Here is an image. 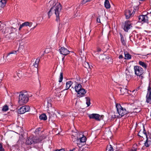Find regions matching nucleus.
I'll list each match as a JSON object with an SVG mask.
<instances>
[{
  "mask_svg": "<svg viewBox=\"0 0 151 151\" xmlns=\"http://www.w3.org/2000/svg\"><path fill=\"white\" fill-rule=\"evenodd\" d=\"M45 103L47 104V110L50 111L49 109L50 108H51L52 104H51V100L50 99H47V101H45Z\"/></svg>",
  "mask_w": 151,
  "mask_h": 151,
  "instance_id": "2eb2a0df",
  "label": "nucleus"
},
{
  "mask_svg": "<svg viewBox=\"0 0 151 151\" xmlns=\"http://www.w3.org/2000/svg\"><path fill=\"white\" fill-rule=\"evenodd\" d=\"M132 27V24L129 21H126L125 22L123 29L124 31L127 32L129 29Z\"/></svg>",
  "mask_w": 151,
  "mask_h": 151,
  "instance_id": "6e6552de",
  "label": "nucleus"
},
{
  "mask_svg": "<svg viewBox=\"0 0 151 151\" xmlns=\"http://www.w3.org/2000/svg\"><path fill=\"white\" fill-rule=\"evenodd\" d=\"M150 117L151 118V113H150Z\"/></svg>",
  "mask_w": 151,
  "mask_h": 151,
  "instance_id": "e2e57ef3",
  "label": "nucleus"
},
{
  "mask_svg": "<svg viewBox=\"0 0 151 151\" xmlns=\"http://www.w3.org/2000/svg\"><path fill=\"white\" fill-rule=\"evenodd\" d=\"M135 90H134V91H132V93H134V92H135Z\"/></svg>",
  "mask_w": 151,
  "mask_h": 151,
  "instance_id": "bf43d9fd",
  "label": "nucleus"
},
{
  "mask_svg": "<svg viewBox=\"0 0 151 151\" xmlns=\"http://www.w3.org/2000/svg\"><path fill=\"white\" fill-rule=\"evenodd\" d=\"M108 148H109V150L108 151H113V148L111 145H110L109 146H108Z\"/></svg>",
  "mask_w": 151,
  "mask_h": 151,
  "instance_id": "e433bc0d",
  "label": "nucleus"
},
{
  "mask_svg": "<svg viewBox=\"0 0 151 151\" xmlns=\"http://www.w3.org/2000/svg\"><path fill=\"white\" fill-rule=\"evenodd\" d=\"M134 69L135 74L142 79L143 77L142 74L144 73L143 69L141 67L135 66H134Z\"/></svg>",
  "mask_w": 151,
  "mask_h": 151,
  "instance_id": "20e7f679",
  "label": "nucleus"
},
{
  "mask_svg": "<svg viewBox=\"0 0 151 151\" xmlns=\"http://www.w3.org/2000/svg\"><path fill=\"white\" fill-rule=\"evenodd\" d=\"M39 118L41 120H45L47 119V117L45 114H43L40 116Z\"/></svg>",
  "mask_w": 151,
  "mask_h": 151,
  "instance_id": "5701e85b",
  "label": "nucleus"
},
{
  "mask_svg": "<svg viewBox=\"0 0 151 151\" xmlns=\"http://www.w3.org/2000/svg\"><path fill=\"white\" fill-rule=\"evenodd\" d=\"M86 104L87 106H89L90 105V99L88 97H86Z\"/></svg>",
  "mask_w": 151,
  "mask_h": 151,
  "instance_id": "2f4dec72",
  "label": "nucleus"
},
{
  "mask_svg": "<svg viewBox=\"0 0 151 151\" xmlns=\"http://www.w3.org/2000/svg\"><path fill=\"white\" fill-rule=\"evenodd\" d=\"M31 139L32 141V143H36L38 142L39 140L36 138L35 137H33L31 138Z\"/></svg>",
  "mask_w": 151,
  "mask_h": 151,
  "instance_id": "7c9ffc66",
  "label": "nucleus"
},
{
  "mask_svg": "<svg viewBox=\"0 0 151 151\" xmlns=\"http://www.w3.org/2000/svg\"><path fill=\"white\" fill-rule=\"evenodd\" d=\"M150 14H151V12H150Z\"/></svg>",
  "mask_w": 151,
  "mask_h": 151,
  "instance_id": "774afa93",
  "label": "nucleus"
},
{
  "mask_svg": "<svg viewBox=\"0 0 151 151\" xmlns=\"http://www.w3.org/2000/svg\"><path fill=\"white\" fill-rule=\"evenodd\" d=\"M118 58L119 59H122L123 58V55H119V56L118 57Z\"/></svg>",
  "mask_w": 151,
  "mask_h": 151,
  "instance_id": "49530a36",
  "label": "nucleus"
},
{
  "mask_svg": "<svg viewBox=\"0 0 151 151\" xmlns=\"http://www.w3.org/2000/svg\"><path fill=\"white\" fill-rule=\"evenodd\" d=\"M139 87H138L136 89V91H137L138 89H139Z\"/></svg>",
  "mask_w": 151,
  "mask_h": 151,
  "instance_id": "864d4df0",
  "label": "nucleus"
},
{
  "mask_svg": "<svg viewBox=\"0 0 151 151\" xmlns=\"http://www.w3.org/2000/svg\"><path fill=\"white\" fill-rule=\"evenodd\" d=\"M77 93L78 94L80 95V96H82L84 95L85 93H86V91L84 89L81 88L78 91Z\"/></svg>",
  "mask_w": 151,
  "mask_h": 151,
  "instance_id": "f3484780",
  "label": "nucleus"
},
{
  "mask_svg": "<svg viewBox=\"0 0 151 151\" xmlns=\"http://www.w3.org/2000/svg\"><path fill=\"white\" fill-rule=\"evenodd\" d=\"M0 145H2V144L1 143H0Z\"/></svg>",
  "mask_w": 151,
  "mask_h": 151,
  "instance_id": "69168bd1",
  "label": "nucleus"
},
{
  "mask_svg": "<svg viewBox=\"0 0 151 151\" xmlns=\"http://www.w3.org/2000/svg\"><path fill=\"white\" fill-rule=\"evenodd\" d=\"M143 133L145 135H147V133L146 131V130H145V128L143 126Z\"/></svg>",
  "mask_w": 151,
  "mask_h": 151,
  "instance_id": "c03bdc74",
  "label": "nucleus"
},
{
  "mask_svg": "<svg viewBox=\"0 0 151 151\" xmlns=\"http://www.w3.org/2000/svg\"><path fill=\"white\" fill-rule=\"evenodd\" d=\"M59 51L61 54L65 56L68 54L70 53V51L64 47H61Z\"/></svg>",
  "mask_w": 151,
  "mask_h": 151,
  "instance_id": "f8f14e48",
  "label": "nucleus"
},
{
  "mask_svg": "<svg viewBox=\"0 0 151 151\" xmlns=\"http://www.w3.org/2000/svg\"><path fill=\"white\" fill-rule=\"evenodd\" d=\"M148 139H146L145 142H148Z\"/></svg>",
  "mask_w": 151,
  "mask_h": 151,
  "instance_id": "603ef678",
  "label": "nucleus"
},
{
  "mask_svg": "<svg viewBox=\"0 0 151 151\" xmlns=\"http://www.w3.org/2000/svg\"><path fill=\"white\" fill-rule=\"evenodd\" d=\"M85 65H86V66H87V67H86V68H87L88 67L89 68H91V67H92V66L91 65V66H90L89 63H88L86 62V63L85 64Z\"/></svg>",
  "mask_w": 151,
  "mask_h": 151,
  "instance_id": "ea45409f",
  "label": "nucleus"
},
{
  "mask_svg": "<svg viewBox=\"0 0 151 151\" xmlns=\"http://www.w3.org/2000/svg\"><path fill=\"white\" fill-rule=\"evenodd\" d=\"M49 3L50 4L53 3V4L52 6L47 13V17L49 19L50 18L54 12L56 17V21L58 22L60 20L59 14L62 9L61 5L60 3H54V0L49 1Z\"/></svg>",
  "mask_w": 151,
  "mask_h": 151,
  "instance_id": "f257e3e1",
  "label": "nucleus"
},
{
  "mask_svg": "<svg viewBox=\"0 0 151 151\" xmlns=\"http://www.w3.org/2000/svg\"><path fill=\"white\" fill-rule=\"evenodd\" d=\"M17 51H14H14H12L11 52H9L8 55L7 56V57H8V58H10V57H11V54H14V55H15V54H16L17 53Z\"/></svg>",
  "mask_w": 151,
  "mask_h": 151,
  "instance_id": "c756f323",
  "label": "nucleus"
},
{
  "mask_svg": "<svg viewBox=\"0 0 151 151\" xmlns=\"http://www.w3.org/2000/svg\"><path fill=\"white\" fill-rule=\"evenodd\" d=\"M129 151H137V149H132Z\"/></svg>",
  "mask_w": 151,
  "mask_h": 151,
  "instance_id": "09e8293b",
  "label": "nucleus"
},
{
  "mask_svg": "<svg viewBox=\"0 0 151 151\" xmlns=\"http://www.w3.org/2000/svg\"><path fill=\"white\" fill-rule=\"evenodd\" d=\"M64 58H65V57H64L63 58H62V61L63 62V63H64Z\"/></svg>",
  "mask_w": 151,
  "mask_h": 151,
  "instance_id": "8fccbe9b",
  "label": "nucleus"
},
{
  "mask_svg": "<svg viewBox=\"0 0 151 151\" xmlns=\"http://www.w3.org/2000/svg\"><path fill=\"white\" fill-rule=\"evenodd\" d=\"M134 13V10L132 11V9L126 10L125 12V15L126 18L128 19L132 16Z\"/></svg>",
  "mask_w": 151,
  "mask_h": 151,
  "instance_id": "9d476101",
  "label": "nucleus"
},
{
  "mask_svg": "<svg viewBox=\"0 0 151 151\" xmlns=\"http://www.w3.org/2000/svg\"><path fill=\"white\" fill-rule=\"evenodd\" d=\"M146 102L150 104H151V87L150 85L147 88V92L146 96Z\"/></svg>",
  "mask_w": 151,
  "mask_h": 151,
  "instance_id": "423d86ee",
  "label": "nucleus"
},
{
  "mask_svg": "<svg viewBox=\"0 0 151 151\" xmlns=\"http://www.w3.org/2000/svg\"><path fill=\"white\" fill-rule=\"evenodd\" d=\"M15 36H16V34H15Z\"/></svg>",
  "mask_w": 151,
  "mask_h": 151,
  "instance_id": "338daca9",
  "label": "nucleus"
},
{
  "mask_svg": "<svg viewBox=\"0 0 151 151\" xmlns=\"http://www.w3.org/2000/svg\"><path fill=\"white\" fill-rule=\"evenodd\" d=\"M99 58L100 60H104L106 59H108L109 57L108 56H106V55H101L99 56Z\"/></svg>",
  "mask_w": 151,
  "mask_h": 151,
  "instance_id": "b1692460",
  "label": "nucleus"
},
{
  "mask_svg": "<svg viewBox=\"0 0 151 151\" xmlns=\"http://www.w3.org/2000/svg\"><path fill=\"white\" fill-rule=\"evenodd\" d=\"M24 27V24H23V23H22L21 24H20V26H19V30H20L22 28V27Z\"/></svg>",
  "mask_w": 151,
  "mask_h": 151,
  "instance_id": "79ce46f5",
  "label": "nucleus"
},
{
  "mask_svg": "<svg viewBox=\"0 0 151 151\" xmlns=\"http://www.w3.org/2000/svg\"><path fill=\"white\" fill-rule=\"evenodd\" d=\"M74 88L75 91L78 92V91L81 88L82 86L80 84L76 83Z\"/></svg>",
  "mask_w": 151,
  "mask_h": 151,
  "instance_id": "dca6fc26",
  "label": "nucleus"
},
{
  "mask_svg": "<svg viewBox=\"0 0 151 151\" xmlns=\"http://www.w3.org/2000/svg\"><path fill=\"white\" fill-rule=\"evenodd\" d=\"M19 74H20V73H18V74H17V76H18V77H19Z\"/></svg>",
  "mask_w": 151,
  "mask_h": 151,
  "instance_id": "6e6d98bb",
  "label": "nucleus"
},
{
  "mask_svg": "<svg viewBox=\"0 0 151 151\" xmlns=\"http://www.w3.org/2000/svg\"><path fill=\"white\" fill-rule=\"evenodd\" d=\"M13 37H12L11 36V37H10L9 38H11V39H12Z\"/></svg>",
  "mask_w": 151,
  "mask_h": 151,
  "instance_id": "5fc2aeb1",
  "label": "nucleus"
},
{
  "mask_svg": "<svg viewBox=\"0 0 151 151\" xmlns=\"http://www.w3.org/2000/svg\"><path fill=\"white\" fill-rule=\"evenodd\" d=\"M104 6L106 8L108 9L110 7V5L108 0H105Z\"/></svg>",
  "mask_w": 151,
  "mask_h": 151,
  "instance_id": "4be33fe9",
  "label": "nucleus"
},
{
  "mask_svg": "<svg viewBox=\"0 0 151 151\" xmlns=\"http://www.w3.org/2000/svg\"><path fill=\"white\" fill-rule=\"evenodd\" d=\"M6 31L4 32V33H9V35L14 33V32L17 30L15 28H14L12 27H7L6 28Z\"/></svg>",
  "mask_w": 151,
  "mask_h": 151,
  "instance_id": "9b49d317",
  "label": "nucleus"
},
{
  "mask_svg": "<svg viewBox=\"0 0 151 151\" xmlns=\"http://www.w3.org/2000/svg\"><path fill=\"white\" fill-rule=\"evenodd\" d=\"M24 26H29V27H31L32 25V23L31 22H26L23 23Z\"/></svg>",
  "mask_w": 151,
  "mask_h": 151,
  "instance_id": "bb28decb",
  "label": "nucleus"
},
{
  "mask_svg": "<svg viewBox=\"0 0 151 151\" xmlns=\"http://www.w3.org/2000/svg\"><path fill=\"white\" fill-rule=\"evenodd\" d=\"M145 145L146 147H148L149 146V145L148 144V142H145Z\"/></svg>",
  "mask_w": 151,
  "mask_h": 151,
  "instance_id": "a18cd8bd",
  "label": "nucleus"
},
{
  "mask_svg": "<svg viewBox=\"0 0 151 151\" xmlns=\"http://www.w3.org/2000/svg\"><path fill=\"white\" fill-rule=\"evenodd\" d=\"M139 134V133H138V136L140 137H142L141 136H140Z\"/></svg>",
  "mask_w": 151,
  "mask_h": 151,
  "instance_id": "4d7b16f0",
  "label": "nucleus"
},
{
  "mask_svg": "<svg viewBox=\"0 0 151 151\" xmlns=\"http://www.w3.org/2000/svg\"><path fill=\"white\" fill-rule=\"evenodd\" d=\"M90 119H94L98 121H100L104 118V116L103 115H100L97 114H92L88 115Z\"/></svg>",
  "mask_w": 151,
  "mask_h": 151,
  "instance_id": "39448f33",
  "label": "nucleus"
},
{
  "mask_svg": "<svg viewBox=\"0 0 151 151\" xmlns=\"http://www.w3.org/2000/svg\"><path fill=\"white\" fill-rule=\"evenodd\" d=\"M73 83V82L71 81L67 82L66 83V88L65 90H68V89Z\"/></svg>",
  "mask_w": 151,
  "mask_h": 151,
  "instance_id": "6ab92c4d",
  "label": "nucleus"
},
{
  "mask_svg": "<svg viewBox=\"0 0 151 151\" xmlns=\"http://www.w3.org/2000/svg\"><path fill=\"white\" fill-rule=\"evenodd\" d=\"M63 78V72H61L60 73V77L59 79V82H61Z\"/></svg>",
  "mask_w": 151,
  "mask_h": 151,
  "instance_id": "f704fd0d",
  "label": "nucleus"
},
{
  "mask_svg": "<svg viewBox=\"0 0 151 151\" xmlns=\"http://www.w3.org/2000/svg\"><path fill=\"white\" fill-rule=\"evenodd\" d=\"M116 107L117 112L119 114V118H120L127 113L128 111L124 108L122 107L119 104H116Z\"/></svg>",
  "mask_w": 151,
  "mask_h": 151,
  "instance_id": "7ed1b4c3",
  "label": "nucleus"
},
{
  "mask_svg": "<svg viewBox=\"0 0 151 151\" xmlns=\"http://www.w3.org/2000/svg\"><path fill=\"white\" fill-rule=\"evenodd\" d=\"M146 135V139H148V137H147V135Z\"/></svg>",
  "mask_w": 151,
  "mask_h": 151,
  "instance_id": "3c124183",
  "label": "nucleus"
},
{
  "mask_svg": "<svg viewBox=\"0 0 151 151\" xmlns=\"http://www.w3.org/2000/svg\"><path fill=\"white\" fill-rule=\"evenodd\" d=\"M91 0H83L82 3V4H85L86 3L90 1Z\"/></svg>",
  "mask_w": 151,
  "mask_h": 151,
  "instance_id": "58836bf2",
  "label": "nucleus"
},
{
  "mask_svg": "<svg viewBox=\"0 0 151 151\" xmlns=\"http://www.w3.org/2000/svg\"><path fill=\"white\" fill-rule=\"evenodd\" d=\"M80 134L78 133H76L75 135H72V140L73 142H76L77 144V141L78 139V136Z\"/></svg>",
  "mask_w": 151,
  "mask_h": 151,
  "instance_id": "4468645a",
  "label": "nucleus"
},
{
  "mask_svg": "<svg viewBox=\"0 0 151 151\" xmlns=\"http://www.w3.org/2000/svg\"><path fill=\"white\" fill-rule=\"evenodd\" d=\"M120 34L121 38V42L123 45H125L126 44V43L123 36L121 33H120Z\"/></svg>",
  "mask_w": 151,
  "mask_h": 151,
  "instance_id": "cd10ccee",
  "label": "nucleus"
},
{
  "mask_svg": "<svg viewBox=\"0 0 151 151\" xmlns=\"http://www.w3.org/2000/svg\"><path fill=\"white\" fill-rule=\"evenodd\" d=\"M4 75L3 73H0V79L4 77Z\"/></svg>",
  "mask_w": 151,
  "mask_h": 151,
  "instance_id": "37998d69",
  "label": "nucleus"
},
{
  "mask_svg": "<svg viewBox=\"0 0 151 151\" xmlns=\"http://www.w3.org/2000/svg\"><path fill=\"white\" fill-rule=\"evenodd\" d=\"M80 52L81 53L82 52V50H80Z\"/></svg>",
  "mask_w": 151,
  "mask_h": 151,
  "instance_id": "13d9d810",
  "label": "nucleus"
},
{
  "mask_svg": "<svg viewBox=\"0 0 151 151\" xmlns=\"http://www.w3.org/2000/svg\"><path fill=\"white\" fill-rule=\"evenodd\" d=\"M82 145H81V146H78L80 147H81L82 146Z\"/></svg>",
  "mask_w": 151,
  "mask_h": 151,
  "instance_id": "0e129e2a",
  "label": "nucleus"
},
{
  "mask_svg": "<svg viewBox=\"0 0 151 151\" xmlns=\"http://www.w3.org/2000/svg\"><path fill=\"white\" fill-rule=\"evenodd\" d=\"M9 109L8 106L6 105H5L4 106L2 109V110L4 111H8Z\"/></svg>",
  "mask_w": 151,
  "mask_h": 151,
  "instance_id": "473e14b6",
  "label": "nucleus"
},
{
  "mask_svg": "<svg viewBox=\"0 0 151 151\" xmlns=\"http://www.w3.org/2000/svg\"><path fill=\"white\" fill-rule=\"evenodd\" d=\"M29 100V95L26 91H21L19 96L18 103L20 105L25 104Z\"/></svg>",
  "mask_w": 151,
  "mask_h": 151,
  "instance_id": "f03ea898",
  "label": "nucleus"
},
{
  "mask_svg": "<svg viewBox=\"0 0 151 151\" xmlns=\"http://www.w3.org/2000/svg\"><path fill=\"white\" fill-rule=\"evenodd\" d=\"M36 25L32 29H34L36 27Z\"/></svg>",
  "mask_w": 151,
  "mask_h": 151,
  "instance_id": "052dcab7",
  "label": "nucleus"
},
{
  "mask_svg": "<svg viewBox=\"0 0 151 151\" xmlns=\"http://www.w3.org/2000/svg\"><path fill=\"white\" fill-rule=\"evenodd\" d=\"M32 141L31 139V138H29L26 141V144L29 145H30L32 144Z\"/></svg>",
  "mask_w": 151,
  "mask_h": 151,
  "instance_id": "72a5a7b5",
  "label": "nucleus"
},
{
  "mask_svg": "<svg viewBox=\"0 0 151 151\" xmlns=\"http://www.w3.org/2000/svg\"><path fill=\"white\" fill-rule=\"evenodd\" d=\"M125 73H126V74L129 75L132 77V70H129L127 69H126Z\"/></svg>",
  "mask_w": 151,
  "mask_h": 151,
  "instance_id": "c85d7f7f",
  "label": "nucleus"
},
{
  "mask_svg": "<svg viewBox=\"0 0 151 151\" xmlns=\"http://www.w3.org/2000/svg\"><path fill=\"white\" fill-rule=\"evenodd\" d=\"M40 59L39 58H37L36 60V61L35 63L34 64L33 66H34V67L33 66H32V68H37L38 66V64L40 62Z\"/></svg>",
  "mask_w": 151,
  "mask_h": 151,
  "instance_id": "a211bd4d",
  "label": "nucleus"
},
{
  "mask_svg": "<svg viewBox=\"0 0 151 151\" xmlns=\"http://www.w3.org/2000/svg\"><path fill=\"white\" fill-rule=\"evenodd\" d=\"M86 137L83 135L82 137L78 138V139L77 141V145H80L81 143H84L86 142Z\"/></svg>",
  "mask_w": 151,
  "mask_h": 151,
  "instance_id": "ddd939ff",
  "label": "nucleus"
},
{
  "mask_svg": "<svg viewBox=\"0 0 151 151\" xmlns=\"http://www.w3.org/2000/svg\"><path fill=\"white\" fill-rule=\"evenodd\" d=\"M9 35H6V36H8V37H9Z\"/></svg>",
  "mask_w": 151,
  "mask_h": 151,
  "instance_id": "680f3d73",
  "label": "nucleus"
},
{
  "mask_svg": "<svg viewBox=\"0 0 151 151\" xmlns=\"http://www.w3.org/2000/svg\"><path fill=\"white\" fill-rule=\"evenodd\" d=\"M139 64L140 65L142 66L145 69H146L147 67V65L144 62L142 61H139Z\"/></svg>",
  "mask_w": 151,
  "mask_h": 151,
  "instance_id": "a878e982",
  "label": "nucleus"
},
{
  "mask_svg": "<svg viewBox=\"0 0 151 151\" xmlns=\"http://www.w3.org/2000/svg\"><path fill=\"white\" fill-rule=\"evenodd\" d=\"M138 19L140 22L148 23V17L146 15L140 16L138 17Z\"/></svg>",
  "mask_w": 151,
  "mask_h": 151,
  "instance_id": "1a4fd4ad",
  "label": "nucleus"
},
{
  "mask_svg": "<svg viewBox=\"0 0 151 151\" xmlns=\"http://www.w3.org/2000/svg\"><path fill=\"white\" fill-rule=\"evenodd\" d=\"M111 117L112 118L114 119L116 118H119V114L117 112L115 113L114 112L112 111L111 112Z\"/></svg>",
  "mask_w": 151,
  "mask_h": 151,
  "instance_id": "aec40b11",
  "label": "nucleus"
},
{
  "mask_svg": "<svg viewBox=\"0 0 151 151\" xmlns=\"http://www.w3.org/2000/svg\"><path fill=\"white\" fill-rule=\"evenodd\" d=\"M120 91L122 95H124L127 93L128 91L127 89L124 88H121L120 90Z\"/></svg>",
  "mask_w": 151,
  "mask_h": 151,
  "instance_id": "412c9836",
  "label": "nucleus"
},
{
  "mask_svg": "<svg viewBox=\"0 0 151 151\" xmlns=\"http://www.w3.org/2000/svg\"><path fill=\"white\" fill-rule=\"evenodd\" d=\"M97 51L98 52H100L101 51V50L99 48H98L97 49Z\"/></svg>",
  "mask_w": 151,
  "mask_h": 151,
  "instance_id": "de8ad7c7",
  "label": "nucleus"
},
{
  "mask_svg": "<svg viewBox=\"0 0 151 151\" xmlns=\"http://www.w3.org/2000/svg\"><path fill=\"white\" fill-rule=\"evenodd\" d=\"M125 76L127 80L128 81L131 79L132 78V76L126 74V73H125Z\"/></svg>",
  "mask_w": 151,
  "mask_h": 151,
  "instance_id": "c9c22d12",
  "label": "nucleus"
},
{
  "mask_svg": "<svg viewBox=\"0 0 151 151\" xmlns=\"http://www.w3.org/2000/svg\"><path fill=\"white\" fill-rule=\"evenodd\" d=\"M30 107L28 106H24L20 107L18 111V113L20 114H23L28 111L30 110Z\"/></svg>",
  "mask_w": 151,
  "mask_h": 151,
  "instance_id": "0eeeda50",
  "label": "nucleus"
},
{
  "mask_svg": "<svg viewBox=\"0 0 151 151\" xmlns=\"http://www.w3.org/2000/svg\"><path fill=\"white\" fill-rule=\"evenodd\" d=\"M125 56H124V59L126 60H129L131 58V55L129 54L128 53H125L124 52V53Z\"/></svg>",
  "mask_w": 151,
  "mask_h": 151,
  "instance_id": "393cba45",
  "label": "nucleus"
},
{
  "mask_svg": "<svg viewBox=\"0 0 151 151\" xmlns=\"http://www.w3.org/2000/svg\"><path fill=\"white\" fill-rule=\"evenodd\" d=\"M0 151H4V150L3 148L2 145H0Z\"/></svg>",
  "mask_w": 151,
  "mask_h": 151,
  "instance_id": "a19ab883",
  "label": "nucleus"
},
{
  "mask_svg": "<svg viewBox=\"0 0 151 151\" xmlns=\"http://www.w3.org/2000/svg\"><path fill=\"white\" fill-rule=\"evenodd\" d=\"M96 22H97L100 23L101 21H100V16H99L98 17H97L96 19Z\"/></svg>",
  "mask_w": 151,
  "mask_h": 151,
  "instance_id": "4c0bfd02",
  "label": "nucleus"
}]
</instances>
